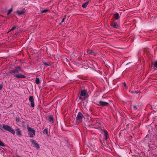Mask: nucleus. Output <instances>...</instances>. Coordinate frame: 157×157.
<instances>
[{
    "label": "nucleus",
    "instance_id": "24",
    "mask_svg": "<svg viewBox=\"0 0 157 157\" xmlns=\"http://www.w3.org/2000/svg\"><path fill=\"white\" fill-rule=\"evenodd\" d=\"M44 64L46 66H48L50 65L51 64L49 63H44Z\"/></svg>",
    "mask_w": 157,
    "mask_h": 157
},
{
    "label": "nucleus",
    "instance_id": "5",
    "mask_svg": "<svg viewBox=\"0 0 157 157\" xmlns=\"http://www.w3.org/2000/svg\"><path fill=\"white\" fill-rule=\"evenodd\" d=\"M97 105L101 106H105L108 105L109 103L105 101H100L96 104Z\"/></svg>",
    "mask_w": 157,
    "mask_h": 157
},
{
    "label": "nucleus",
    "instance_id": "32",
    "mask_svg": "<svg viewBox=\"0 0 157 157\" xmlns=\"http://www.w3.org/2000/svg\"><path fill=\"white\" fill-rule=\"evenodd\" d=\"M65 18H64L62 20V21H61L62 23H63L64 21Z\"/></svg>",
    "mask_w": 157,
    "mask_h": 157
},
{
    "label": "nucleus",
    "instance_id": "15",
    "mask_svg": "<svg viewBox=\"0 0 157 157\" xmlns=\"http://www.w3.org/2000/svg\"><path fill=\"white\" fill-rule=\"evenodd\" d=\"M16 13L17 14L20 15L23 14L24 13V12L22 10H17L16 12Z\"/></svg>",
    "mask_w": 157,
    "mask_h": 157
},
{
    "label": "nucleus",
    "instance_id": "28",
    "mask_svg": "<svg viewBox=\"0 0 157 157\" xmlns=\"http://www.w3.org/2000/svg\"><path fill=\"white\" fill-rule=\"evenodd\" d=\"M0 146H4V144L1 141H0Z\"/></svg>",
    "mask_w": 157,
    "mask_h": 157
},
{
    "label": "nucleus",
    "instance_id": "33",
    "mask_svg": "<svg viewBox=\"0 0 157 157\" xmlns=\"http://www.w3.org/2000/svg\"><path fill=\"white\" fill-rule=\"evenodd\" d=\"M139 91H135L134 92V93H135L136 94H137L138 93H140Z\"/></svg>",
    "mask_w": 157,
    "mask_h": 157
},
{
    "label": "nucleus",
    "instance_id": "4",
    "mask_svg": "<svg viewBox=\"0 0 157 157\" xmlns=\"http://www.w3.org/2000/svg\"><path fill=\"white\" fill-rule=\"evenodd\" d=\"M27 128L30 137H33L35 134V130L33 128L29 127V125L27 126Z\"/></svg>",
    "mask_w": 157,
    "mask_h": 157
},
{
    "label": "nucleus",
    "instance_id": "39",
    "mask_svg": "<svg viewBox=\"0 0 157 157\" xmlns=\"http://www.w3.org/2000/svg\"><path fill=\"white\" fill-rule=\"evenodd\" d=\"M155 104H156V103H154V105H155Z\"/></svg>",
    "mask_w": 157,
    "mask_h": 157
},
{
    "label": "nucleus",
    "instance_id": "9",
    "mask_svg": "<svg viewBox=\"0 0 157 157\" xmlns=\"http://www.w3.org/2000/svg\"><path fill=\"white\" fill-rule=\"evenodd\" d=\"M16 131V133L17 135L21 136V131L20 129L18 127H16L15 129Z\"/></svg>",
    "mask_w": 157,
    "mask_h": 157
},
{
    "label": "nucleus",
    "instance_id": "22",
    "mask_svg": "<svg viewBox=\"0 0 157 157\" xmlns=\"http://www.w3.org/2000/svg\"><path fill=\"white\" fill-rule=\"evenodd\" d=\"M13 11L12 8H11L10 9H9L8 11L7 14H9Z\"/></svg>",
    "mask_w": 157,
    "mask_h": 157
},
{
    "label": "nucleus",
    "instance_id": "31",
    "mask_svg": "<svg viewBox=\"0 0 157 157\" xmlns=\"http://www.w3.org/2000/svg\"><path fill=\"white\" fill-rule=\"evenodd\" d=\"M2 88V85H0V90H1Z\"/></svg>",
    "mask_w": 157,
    "mask_h": 157
},
{
    "label": "nucleus",
    "instance_id": "11",
    "mask_svg": "<svg viewBox=\"0 0 157 157\" xmlns=\"http://www.w3.org/2000/svg\"><path fill=\"white\" fill-rule=\"evenodd\" d=\"M62 59L64 63L67 62L69 61L67 59V56H64L62 57Z\"/></svg>",
    "mask_w": 157,
    "mask_h": 157
},
{
    "label": "nucleus",
    "instance_id": "19",
    "mask_svg": "<svg viewBox=\"0 0 157 157\" xmlns=\"http://www.w3.org/2000/svg\"><path fill=\"white\" fill-rule=\"evenodd\" d=\"M83 117L82 114L80 112H79V121L81 120Z\"/></svg>",
    "mask_w": 157,
    "mask_h": 157
},
{
    "label": "nucleus",
    "instance_id": "23",
    "mask_svg": "<svg viewBox=\"0 0 157 157\" xmlns=\"http://www.w3.org/2000/svg\"><path fill=\"white\" fill-rule=\"evenodd\" d=\"M48 11V9H45L42 10L41 11V13H46Z\"/></svg>",
    "mask_w": 157,
    "mask_h": 157
},
{
    "label": "nucleus",
    "instance_id": "25",
    "mask_svg": "<svg viewBox=\"0 0 157 157\" xmlns=\"http://www.w3.org/2000/svg\"><path fill=\"white\" fill-rule=\"evenodd\" d=\"M154 65L155 67H157V60L154 62Z\"/></svg>",
    "mask_w": 157,
    "mask_h": 157
},
{
    "label": "nucleus",
    "instance_id": "1",
    "mask_svg": "<svg viewBox=\"0 0 157 157\" xmlns=\"http://www.w3.org/2000/svg\"><path fill=\"white\" fill-rule=\"evenodd\" d=\"M88 97V95L87 93V90L83 86V85L81 84V92L80 95L79 97V99L82 100H85Z\"/></svg>",
    "mask_w": 157,
    "mask_h": 157
},
{
    "label": "nucleus",
    "instance_id": "30",
    "mask_svg": "<svg viewBox=\"0 0 157 157\" xmlns=\"http://www.w3.org/2000/svg\"><path fill=\"white\" fill-rule=\"evenodd\" d=\"M16 26H14V27H12V28L11 29L10 31H11L12 30H13L15 29H16Z\"/></svg>",
    "mask_w": 157,
    "mask_h": 157
},
{
    "label": "nucleus",
    "instance_id": "27",
    "mask_svg": "<svg viewBox=\"0 0 157 157\" xmlns=\"http://www.w3.org/2000/svg\"><path fill=\"white\" fill-rule=\"evenodd\" d=\"M137 107L136 105H134L133 106V109L135 110H136L137 109Z\"/></svg>",
    "mask_w": 157,
    "mask_h": 157
},
{
    "label": "nucleus",
    "instance_id": "2",
    "mask_svg": "<svg viewBox=\"0 0 157 157\" xmlns=\"http://www.w3.org/2000/svg\"><path fill=\"white\" fill-rule=\"evenodd\" d=\"M20 71V68L19 67H17L15 69L12 70L11 73L13 74L14 77L18 78H25V76L21 74H18Z\"/></svg>",
    "mask_w": 157,
    "mask_h": 157
},
{
    "label": "nucleus",
    "instance_id": "16",
    "mask_svg": "<svg viewBox=\"0 0 157 157\" xmlns=\"http://www.w3.org/2000/svg\"><path fill=\"white\" fill-rule=\"evenodd\" d=\"M89 2V1H87L85 2V3H83L82 5V6L83 8H85L88 5Z\"/></svg>",
    "mask_w": 157,
    "mask_h": 157
},
{
    "label": "nucleus",
    "instance_id": "10",
    "mask_svg": "<svg viewBox=\"0 0 157 157\" xmlns=\"http://www.w3.org/2000/svg\"><path fill=\"white\" fill-rule=\"evenodd\" d=\"M102 133L103 134L105 137H109V135L107 131L105 130H101Z\"/></svg>",
    "mask_w": 157,
    "mask_h": 157
},
{
    "label": "nucleus",
    "instance_id": "38",
    "mask_svg": "<svg viewBox=\"0 0 157 157\" xmlns=\"http://www.w3.org/2000/svg\"><path fill=\"white\" fill-rule=\"evenodd\" d=\"M1 127H2V126H1V125L0 124V128H1Z\"/></svg>",
    "mask_w": 157,
    "mask_h": 157
},
{
    "label": "nucleus",
    "instance_id": "8",
    "mask_svg": "<svg viewBox=\"0 0 157 157\" xmlns=\"http://www.w3.org/2000/svg\"><path fill=\"white\" fill-rule=\"evenodd\" d=\"M111 25L114 28L117 29L119 26V25L115 21H113L111 24Z\"/></svg>",
    "mask_w": 157,
    "mask_h": 157
},
{
    "label": "nucleus",
    "instance_id": "21",
    "mask_svg": "<svg viewBox=\"0 0 157 157\" xmlns=\"http://www.w3.org/2000/svg\"><path fill=\"white\" fill-rule=\"evenodd\" d=\"M150 130H149L148 132V134L146 135L145 137H151L152 136L151 135H150Z\"/></svg>",
    "mask_w": 157,
    "mask_h": 157
},
{
    "label": "nucleus",
    "instance_id": "6",
    "mask_svg": "<svg viewBox=\"0 0 157 157\" xmlns=\"http://www.w3.org/2000/svg\"><path fill=\"white\" fill-rule=\"evenodd\" d=\"M31 142L33 146L35 147L37 149H38L40 148V147L38 144L36 142L33 140H31Z\"/></svg>",
    "mask_w": 157,
    "mask_h": 157
},
{
    "label": "nucleus",
    "instance_id": "35",
    "mask_svg": "<svg viewBox=\"0 0 157 157\" xmlns=\"http://www.w3.org/2000/svg\"><path fill=\"white\" fill-rule=\"evenodd\" d=\"M108 138H105V140L106 141L107 139H108Z\"/></svg>",
    "mask_w": 157,
    "mask_h": 157
},
{
    "label": "nucleus",
    "instance_id": "18",
    "mask_svg": "<svg viewBox=\"0 0 157 157\" xmlns=\"http://www.w3.org/2000/svg\"><path fill=\"white\" fill-rule=\"evenodd\" d=\"M78 109H77L76 110V112H75V113L76 114V115H77V116L76 117V120L77 121L78 120V113H77V111Z\"/></svg>",
    "mask_w": 157,
    "mask_h": 157
},
{
    "label": "nucleus",
    "instance_id": "12",
    "mask_svg": "<svg viewBox=\"0 0 157 157\" xmlns=\"http://www.w3.org/2000/svg\"><path fill=\"white\" fill-rule=\"evenodd\" d=\"M87 52L88 54H90L92 55H95L96 53L93 51L91 50H89L87 51Z\"/></svg>",
    "mask_w": 157,
    "mask_h": 157
},
{
    "label": "nucleus",
    "instance_id": "7",
    "mask_svg": "<svg viewBox=\"0 0 157 157\" xmlns=\"http://www.w3.org/2000/svg\"><path fill=\"white\" fill-rule=\"evenodd\" d=\"M29 100L31 103V106L32 107H34V99L33 98V97L32 96L30 97Z\"/></svg>",
    "mask_w": 157,
    "mask_h": 157
},
{
    "label": "nucleus",
    "instance_id": "26",
    "mask_svg": "<svg viewBox=\"0 0 157 157\" xmlns=\"http://www.w3.org/2000/svg\"><path fill=\"white\" fill-rule=\"evenodd\" d=\"M152 131H153V132H155V135H156V134L157 133V131L156 129L155 128H154V129L152 128Z\"/></svg>",
    "mask_w": 157,
    "mask_h": 157
},
{
    "label": "nucleus",
    "instance_id": "17",
    "mask_svg": "<svg viewBox=\"0 0 157 157\" xmlns=\"http://www.w3.org/2000/svg\"><path fill=\"white\" fill-rule=\"evenodd\" d=\"M48 120L50 122L53 123V117L52 116L49 117Z\"/></svg>",
    "mask_w": 157,
    "mask_h": 157
},
{
    "label": "nucleus",
    "instance_id": "29",
    "mask_svg": "<svg viewBox=\"0 0 157 157\" xmlns=\"http://www.w3.org/2000/svg\"><path fill=\"white\" fill-rule=\"evenodd\" d=\"M16 121L17 122H19L20 121V119L19 117H17L16 118Z\"/></svg>",
    "mask_w": 157,
    "mask_h": 157
},
{
    "label": "nucleus",
    "instance_id": "37",
    "mask_svg": "<svg viewBox=\"0 0 157 157\" xmlns=\"http://www.w3.org/2000/svg\"><path fill=\"white\" fill-rule=\"evenodd\" d=\"M81 55L82 56V55H83H83H84V54L83 53H82V54H81Z\"/></svg>",
    "mask_w": 157,
    "mask_h": 157
},
{
    "label": "nucleus",
    "instance_id": "40",
    "mask_svg": "<svg viewBox=\"0 0 157 157\" xmlns=\"http://www.w3.org/2000/svg\"><path fill=\"white\" fill-rule=\"evenodd\" d=\"M76 123H77V124H78L77 122H76Z\"/></svg>",
    "mask_w": 157,
    "mask_h": 157
},
{
    "label": "nucleus",
    "instance_id": "13",
    "mask_svg": "<svg viewBox=\"0 0 157 157\" xmlns=\"http://www.w3.org/2000/svg\"><path fill=\"white\" fill-rule=\"evenodd\" d=\"M43 133L44 134H46V136H48L49 135L48 133V130L47 128H45L43 131Z\"/></svg>",
    "mask_w": 157,
    "mask_h": 157
},
{
    "label": "nucleus",
    "instance_id": "3",
    "mask_svg": "<svg viewBox=\"0 0 157 157\" xmlns=\"http://www.w3.org/2000/svg\"><path fill=\"white\" fill-rule=\"evenodd\" d=\"M2 128L5 130L10 132L13 134L14 135L15 134V132L14 130L10 126L6 124H3Z\"/></svg>",
    "mask_w": 157,
    "mask_h": 157
},
{
    "label": "nucleus",
    "instance_id": "36",
    "mask_svg": "<svg viewBox=\"0 0 157 157\" xmlns=\"http://www.w3.org/2000/svg\"><path fill=\"white\" fill-rule=\"evenodd\" d=\"M124 86H125L126 85V83H125V82H124Z\"/></svg>",
    "mask_w": 157,
    "mask_h": 157
},
{
    "label": "nucleus",
    "instance_id": "20",
    "mask_svg": "<svg viewBox=\"0 0 157 157\" xmlns=\"http://www.w3.org/2000/svg\"><path fill=\"white\" fill-rule=\"evenodd\" d=\"M35 82L37 84H39L40 83L39 79L38 78H36L35 80Z\"/></svg>",
    "mask_w": 157,
    "mask_h": 157
},
{
    "label": "nucleus",
    "instance_id": "14",
    "mask_svg": "<svg viewBox=\"0 0 157 157\" xmlns=\"http://www.w3.org/2000/svg\"><path fill=\"white\" fill-rule=\"evenodd\" d=\"M114 17L116 20H118L120 18L119 14L118 13H116L114 14Z\"/></svg>",
    "mask_w": 157,
    "mask_h": 157
},
{
    "label": "nucleus",
    "instance_id": "34",
    "mask_svg": "<svg viewBox=\"0 0 157 157\" xmlns=\"http://www.w3.org/2000/svg\"><path fill=\"white\" fill-rule=\"evenodd\" d=\"M129 92L132 94H133V93H134V92H132V91H129Z\"/></svg>",
    "mask_w": 157,
    "mask_h": 157
}]
</instances>
